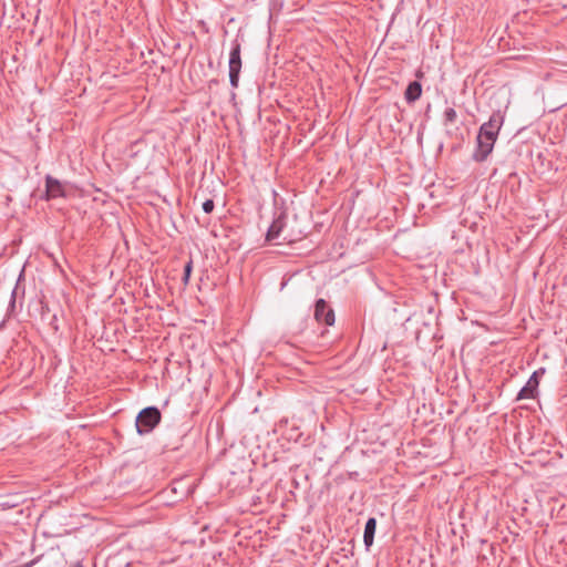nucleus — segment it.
I'll return each mask as SVG.
<instances>
[{
	"label": "nucleus",
	"mask_w": 567,
	"mask_h": 567,
	"mask_svg": "<svg viewBox=\"0 0 567 567\" xmlns=\"http://www.w3.org/2000/svg\"><path fill=\"white\" fill-rule=\"evenodd\" d=\"M161 421V413L156 408L150 406L142 410L136 419L138 434L151 432Z\"/></svg>",
	"instance_id": "2"
},
{
	"label": "nucleus",
	"mask_w": 567,
	"mask_h": 567,
	"mask_svg": "<svg viewBox=\"0 0 567 567\" xmlns=\"http://www.w3.org/2000/svg\"><path fill=\"white\" fill-rule=\"evenodd\" d=\"M300 238H301V231H295L293 228L288 227V225L286 224V226L284 227V230H282V235L280 236V238L278 240V245L291 244L293 241H297Z\"/></svg>",
	"instance_id": "8"
},
{
	"label": "nucleus",
	"mask_w": 567,
	"mask_h": 567,
	"mask_svg": "<svg viewBox=\"0 0 567 567\" xmlns=\"http://www.w3.org/2000/svg\"><path fill=\"white\" fill-rule=\"evenodd\" d=\"M545 372L544 369H540L538 371H535L530 378L528 379L525 386L519 391L517 395V400H525V399H535L537 394V389L539 385V374H543Z\"/></svg>",
	"instance_id": "4"
},
{
	"label": "nucleus",
	"mask_w": 567,
	"mask_h": 567,
	"mask_svg": "<svg viewBox=\"0 0 567 567\" xmlns=\"http://www.w3.org/2000/svg\"><path fill=\"white\" fill-rule=\"evenodd\" d=\"M45 192L49 199L65 196L64 185L52 176L45 178Z\"/></svg>",
	"instance_id": "7"
},
{
	"label": "nucleus",
	"mask_w": 567,
	"mask_h": 567,
	"mask_svg": "<svg viewBox=\"0 0 567 567\" xmlns=\"http://www.w3.org/2000/svg\"><path fill=\"white\" fill-rule=\"evenodd\" d=\"M503 123L504 115L497 111L492 114L488 122L481 126L477 135V148L474 153L475 161L483 162L492 153Z\"/></svg>",
	"instance_id": "1"
},
{
	"label": "nucleus",
	"mask_w": 567,
	"mask_h": 567,
	"mask_svg": "<svg viewBox=\"0 0 567 567\" xmlns=\"http://www.w3.org/2000/svg\"><path fill=\"white\" fill-rule=\"evenodd\" d=\"M240 44L236 42L229 53V81L233 87L239 83V73L241 70Z\"/></svg>",
	"instance_id": "3"
},
{
	"label": "nucleus",
	"mask_w": 567,
	"mask_h": 567,
	"mask_svg": "<svg viewBox=\"0 0 567 567\" xmlns=\"http://www.w3.org/2000/svg\"><path fill=\"white\" fill-rule=\"evenodd\" d=\"M214 209V202L212 199H207L203 203V210L207 214L212 213Z\"/></svg>",
	"instance_id": "12"
},
{
	"label": "nucleus",
	"mask_w": 567,
	"mask_h": 567,
	"mask_svg": "<svg viewBox=\"0 0 567 567\" xmlns=\"http://www.w3.org/2000/svg\"><path fill=\"white\" fill-rule=\"evenodd\" d=\"M315 318L318 322H323L327 326H332L334 323V312L328 307L323 299H319L316 302Z\"/></svg>",
	"instance_id": "5"
},
{
	"label": "nucleus",
	"mask_w": 567,
	"mask_h": 567,
	"mask_svg": "<svg viewBox=\"0 0 567 567\" xmlns=\"http://www.w3.org/2000/svg\"><path fill=\"white\" fill-rule=\"evenodd\" d=\"M286 226V215L280 214L270 225L268 233L266 235V240L268 243L278 245V240L282 235L284 227Z\"/></svg>",
	"instance_id": "6"
},
{
	"label": "nucleus",
	"mask_w": 567,
	"mask_h": 567,
	"mask_svg": "<svg viewBox=\"0 0 567 567\" xmlns=\"http://www.w3.org/2000/svg\"><path fill=\"white\" fill-rule=\"evenodd\" d=\"M377 527V520L374 518H369L365 527H364V535L363 540L367 547H370L373 543L374 532Z\"/></svg>",
	"instance_id": "9"
},
{
	"label": "nucleus",
	"mask_w": 567,
	"mask_h": 567,
	"mask_svg": "<svg viewBox=\"0 0 567 567\" xmlns=\"http://www.w3.org/2000/svg\"><path fill=\"white\" fill-rule=\"evenodd\" d=\"M422 93V86L419 82H411L405 91V99L409 102L416 101Z\"/></svg>",
	"instance_id": "10"
},
{
	"label": "nucleus",
	"mask_w": 567,
	"mask_h": 567,
	"mask_svg": "<svg viewBox=\"0 0 567 567\" xmlns=\"http://www.w3.org/2000/svg\"><path fill=\"white\" fill-rule=\"evenodd\" d=\"M193 270V260L190 259L184 268V276H183V282L184 285H187L189 282L190 274Z\"/></svg>",
	"instance_id": "11"
},
{
	"label": "nucleus",
	"mask_w": 567,
	"mask_h": 567,
	"mask_svg": "<svg viewBox=\"0 0 567 567\" xmlns=\"http://www.w3.org/2000/svg\"><path fill=\"white\" fill-rule=\"evenodd\" d=\"M445 117H446V120L452 122L456 117V112L453 109H447L446 112H445Z\"/></svg>",
	"instance_id": "13"
}]
</instances>
